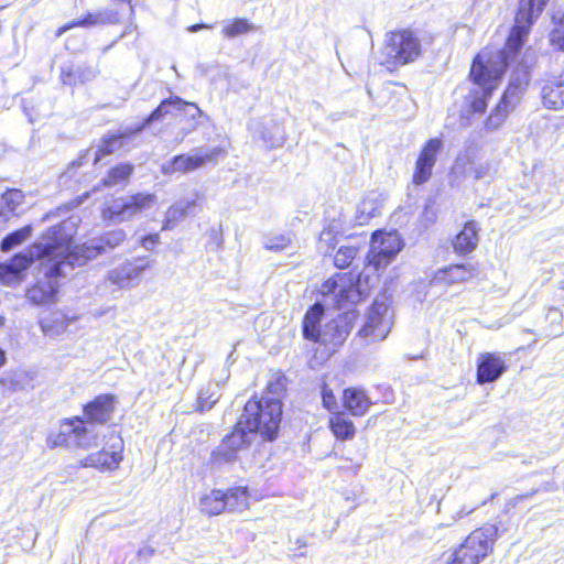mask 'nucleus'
<instances>
[{"instance_id": "1", "label": "nucleus", "mask_w": 564, "mask_h": 564, "mask_svg": "<svg viewBox=\"0 0 564 564\" xmlns=\"http://www.w3.org/2000/svg\"><path fill=\"white\" fill-rule=\"evenodd\" d=\"M547 0H519L514 25L507 40L506 47L495 53H479L471 65L470 78L475 88L468 101L474 112L482 113L487 101L505 73L507 65L513 61L521 50L533 21L541 14Z\"/></svg>"}, {"instance_id": "2", "label": "nucleus", "mask_w": 564, "mask_h": 564, "mask_svg": "<svg viewBox=\"0 0 564 564\" xmlns=\"http://www.w3.org/2000/svg\"><path fill=\"white\" fill-rule=\"evenodd\" d=\"M77 220L69 218L50 228L26 253H19L10 261L0 264V282L6 285L18 284L22 272L34 261H40V271L45 278L66 276L65 273L48 272L50 267L62 262L67 243L75 236Z\"/></svg>"}, {"instance_id": "3", "label": "nucleus", "mask_w": 564, "mask_h": 564, "mask_svg": "<svg viewBox=\"0 0 564 564\" xmlns=\"http://www.w3.org/2000/svg\"><path fill=\"white\" fill-rule=\"evenodd\" d=\"M321 293L326 304L338 310L349 308L368 294L361 280L350 272L335 274L325 281L321 286ZM356 317L355 311L347 310L328 322L323 330L321 343L340 346L350 334Z\"/></svg>"}, {"instance_id": "4", "label": "nucleus", "mask_w": 564, "mask_h": 564, "mask_svg": "<svg viewBox=\"0 0 564 564\" xmlns=\"http://www.w3.org/2000/svg\"><path fill=\"white\" fill-rule=\"evenodd\" d=\"M281 416L282 403L279 399L250 400L235 427L250 441L258 433L271 441L276 435Z\"/></svg>"}, {"instance_id": "5", "label": "nucleus", "mask_w": 564, "mask_h": 564, "mask_svg": "<svg viewBox=\"0 0 564 564\" xmlns=\"http://www.w3.org/2000/svg\"><path fill=\"white\" fill-rule=\"evenodd\" d=\"M502 532L496 524L476 529L453 552L443 553L432 564H479L492 552Z\"/></svg>"}, {"instance_id": "6", "label": "nucleus", "mask_w": 564, "mask_h": 564, "mask_svg": "<svg viewBox=\"0 0 564 564\" xmlns=\"http://www.w3.org/2000/svg\"><path fill=\"white\" fill-rule=\"evenodd\" d=\"M126 237L127 235L123 229H113L72 249L73 236L67 243V250L63 254L62 262L50 267L48 272L65 273L67 275L75 267H82L88 260L116 249L126 240Z\"/></svg>"}, {"instance_id": "7", "label": "nucleus", "mask_w": 564, "mask_h": 564, "mask_svg": "<svg viewBox=\"0 0 564 564\" xmlns=\"http://www.w3.org/2000/svg\"><path fill=\"white\" fill-rule=\"evenodd\" d=\"M422 54L419 34L411 29L388 32L381 48V64L403 66L416 61Z\"/></svg>"}, {"instance_id": "8", "label": "nucleus", "mask_w": 564, "mask_h": 564, "mask_svg": "<svg viewBox=\"0 0 564 564\" xmlns=\"http://www.w3.org/2000/svg\"><path fill=\"white\" fill-rule=\"evenodd\" d=\"M155 204L156 196L149 193L117 197L105 204L102 218L115 224L128 221Z\"/></svg>"}, {"instance_id": "9", "label": "nucleus", "mask_w": 564, "mask_h": 564, "mask_svg": "<svg viewBox=\"0 0 564 564\" xmlns=\"http://www.w3.org/2000/svg\"><path fill=\"white\" fill-rule=\"evenodd\" d=\"M392 311L386 296L377 297L366 317L365 325L359 330L360 336L370 337L372 341L383 340L392 327Z\"/></svg>"}, {"instance_id": "10", "label": "nucleus", "mask_w": 564, "mask_h": 564, "mask_svg": "<svg viewBox=\"0 0 564 564\" xmlns=\"http://www.w3.org/2000/svg\"><path fill=\"white\" fill-rule=\"evenodd\" d=\"M403 247L400 235L397 231H376L372 235L370 249L367 254L368 264L376 270L389 264Z\"/></svg>"}, {"instance_id": "11", "label": "nucleus", "mask_w": 564, "mask_h": 564, "mask_svg": "<svg viewBox=\"0 0 564 564\" xmlns=\"http://www.w3.org/2000/svg\"><path fill=\"white\" fill-rule=\"evenodd\" d=\"M223 153L224 150L219 147L212 149L197 148L188 154L175 155L172 160L162 164L161 171L164 175L185 174L203 167L207 163L215 162Z\"/></svg>"}, {"instance_id": "12", "label": "nucleus", "mask_w": 564, "mask_h": 564, "mask_svg": "<svg viewBox=\"0 0 564 564\" xmlns=\"http://www.w3.org/2000/svg\"><path fill=\"white\" fill-rule=\"evenodd\" d=\"M250 444L243 432L236 427L225 436L220 444L212 452L209 464L212 469L221 470L238 458V453Z\"/></svg>"}, {"instance_id": "13", "label": "nucleus", "mask_w": 564, "mask_h": 564, "mask_svg": "<svg viewBox=\"0 0 564 564\" xmlns=\"http://www.w3.org/2000/svg\"><path fill=\"white\" fill-rule=\"evenodd\" d=\"M535 61L534 52L527 51L524 53L522 59L513 69L509 85L502 95L506 101H509L511 105H518L520 102L529 86L531 79L530 70L534 66Z\"/></svg>"}, {"instance_id": "14", "label": "nucleus", "mask_w": 564, "mask_h": 564, "mask_svg": "<svg viewBox=\"0 0 564 564\" xmlns=\"http://www.w3.org/2000/svg\"><path fill=\"white\" fill-rule=\"evenodd\" d=\"M442 149L443 141L440 138H432L424 143L415 162L412 176L413 184H425L432 177L433 167Z\"/></svg>"}, {"instance_id": "15", "label": "nucleus", "mask_w": 564, "mask_h": 564, "mask_svg": "<svg viewBox=\"0 0 564 564\" xmlns=\"http://www.w3.org/2000/svg\"><path fill=\"white\" fill-rule=\"evenodd\" d=\"M181 111L187 113L192 119H195L196 117L203 115V111L197 107V105L193 102L184 101L180 97L169 98L163 100L141 124L133 128L131 133H139L151 122L161 120L164 116L169 113L176 115Z\"/></svg>"}, {"instance_id": "16", "label": "nucleus", "mask_w": 564, "mask_h": 564, "mask_svg": "<svg viewBox=\"0 0 564 564\" xmlns=\"http://www.w3.org/2000/svg\"><path fill=\"white\" fill-rule=\"evenodd\" d=\"M123 442L121 438L116 437L111 444V451L102 449L97 453H91L80 460L83 467H93L100 471L116 470L122 460Z\"/></svg>"}, {"instance_id": "17", "label": "nucleus", "mask_w": 564, "mask_h": 564, "mask_svg": "<svg viewBox=\"0 0 564 564\" xmlns=\"http://www.w3.org/2000/svg\"><path fill=\"white\" fill-rule=\"evenodd\" d=\"M540 97L544 108L553 111L564 109V74L547 75L540 82Z\"/></svg>"}, {"instance_id": "18", "label": "nucleus", "mask_w": 564, "mask_h": 564, "mask_svg": "<svg viewBox=\"0 0 564 564\" xmlns=\"http://www.w3.org/2000/svg\"><path fill=\"white\" fill-rule=\"evenodd\" d=\"M148 267L149 261L144 258H138L110 270L106 280L118 289H128L133 282L139 280L140 275Z\"/></svg>"}, {"instance_id": "19", "label": "nucleus", "mask_w": 564, "mask_h": 564, "mask_svg": "<svg viewBox=\"0 0 564 564\" xmlns=\"http://www.w3.org/2000/svg\"><path fill=\"white\" fill-rule=\"evenodd\" d=\"M506 362L500 355L485 352L478 359L477 381L488 383L498 380L506 371Z\"/></svg>"}, {"instance_id": "20", "label": "nucleus", "mask_w": 564, "mask_h": 564, "mask_svg": "<svg viewBox=\"0 0 564 564\" xmlns=\"http://www.w3.org/2000/svg\"><path fill=\"white\" fill-rule=\"evenodd\" d=\"M112 412L113 397L109 394L98 395L84 409V413L88 422L96 424L106 423L110 419Z\"/></svg>"}, {"instance_id": "21", "label": "nucleus", "mask_w": 564, "mask_h": 564, "mask_svg": "<svg viewBox=\"0 0 564 564\" xmlns=\"http://www.w3.org/2000/svg\"><path fill=\"white\" fill-rule=\"evenodd\" d=\"M475 274L471 264H454L445 269L438 270L432 280L435 285H452L464 282Z\"/></svg>"}, {"instance_id": "22", "label": "nucleus", "mask_w": 564, "mask_h": 564, "mask_svg": "<svg viewBox=\"0 0 564 564\" xmlns=\"http://www.w3.org/2000/svg\"><path fill=\"white\" fill-rule=\"evenodd\" d=\"M74 321L62 312H53L40 321V327L44 336L55 339L64 335Z\"/></svg>"}, {"instance_id": "23", "label": "nucleus", "mask_w": 564, "mask_h": 564, "mask_svg": "<svg viewBox=\"0 0 564 564\" xmlns=\"http://www.w3.org/2000/svg\"><path fill=\"white\" fill-rule=\"evenodd\" d=\"M119 21L118 12L110 9H105L96 13H88L84 19L75 21L70 24L64 25L58 29L57 36H61L66 31L74 26L89 28L94 25L113 24Z\"/></svg>"}, {"instance_id": "24", "label": "nucleus", "mask_w": 564, "mask_h": 564, "mask_svg": "<svg viewBox=\"0 0 564 564\" xmlns=\"http://www.w3.org/2000/svg\"><path fill=\"white\" fill-rule=\"evenodd\" d=\"M324 315L323 304L316 303L308 308L303 318V336L305 339L318 343L323 330H321L319 323Z\"/></svg>"}, {"instance_id": "25", "label": "nucleus", "mask_w": 564, "mask_h": 564, "mask_svg": "<svg viewBox=\"0 0 564 564\" xmlns=\"http://www.w3.org/2000/svg\"><path fill=\"white\" fill-rule=\"evenodd\" d=\"M344 406L355 416H362L371 405L370 399L364 390L347 388L343 393Z\"/></svg>"}, {"instance_id": "26", "label": "nucleus", "mask_w": 564, "mask_h": 564, "mask_svg": "<svg viewBox=\"0 0 564 564\" xmlns=\"http://www.w3.org/2000/svg\"><path fill=\"white\" fill-rule=\"evenodd\" d=\"M478 227L475 221H468L453 242L456 252L465 254L471 252L478 245Z\"/></svg>"}, {"instance_id": "27", "label": "nucleus", "mask_w": 564, "mask_h": 564, "mask_svg": "<svg viewBox=\"0 0 564 564\" xmlns=\"http://www.w3.org/2000/svg\"><path fill=\"white\" fill-rule=\"evenodd\" d=\"M59 431L66 438L73 441V445L84 448H89L91 445V442L83 440L88 433V427L84 425V422L79 417L64 421L59 426Z\"/></svg>"}, {"instance_id": "28", "label": "nucleus", "mask_w": 564, "mask_h": 564, "mask_svg": "<svg viewBox=\"0 0 564 564\" xmlns=\"http://www.w3.org/2000/svg\"><path fill=\"white\" fill-rule=\"evenodd\" d=\"M47 279V281H39L36 285L28 291L26 296L31 302L44 304L54 299L57 292V284L51 280L52 278Z\"/></svg>"}, {"instance_id": "29", "label": "nucleus", "mask_w": 564, "mask_h": 564, "mask_svg": "<svg viewBox=\"0 0 564 564\" xmlns=\"http://www.w3.org/2000/svg\"><path fill=\"white\" fill-rule=\"evenodd\" d=\"M226 496V510L241 512L249 508V492L247 487H232L224 491Z\"/></svg>"}, {"instance_id": "30", "label": "nucleus", "mask_w": 564, "mask_h": 564, "mask_svg": "<svg viewBox=\"0 0 564 564\" xmlns=\"http://www.w3.org/2000/svg\"><path fill=\"white\" fill-rule=\"evenodd\" d=\"M200 510L208 516H217L226 510L224 491L214 489L200 499Z\"/></svg>"}, {"instance_id": "31", "label": "nucleus", "mask_w": 564, "mask_h": 564, "mask_svg": "<svg viewBox=\"0 0 564 564\" xmlns=\"http://www.w3.org/2000/svg\"><path fill=\"white\" fill-rule=\"evenodd\" d=\"M133 128H126L119 134H111L102 140L101 145L94 153V163H97L104 155L113 153L122 144L123 138H130L134 133H131Z\"/></svg>"}, {"instance_id": "32", "label": "nucleus", "mask_w": 564, "mask_h": 564, "mask_svg": "<svg viewBox=\"0 0 564 564\" xmlns=\"http://www.w3.org/2000/svg\"><path fill=\"white\" fill-rule=\"evenodd\" d=\"M517 105H511L509 101H506L505 98L501 97L499 104L492 110L490 116L486 121L487 130H497L505 122L508 115L516 108Z\"/></svg>"}, {"instance_id": "33", "label": "nucleus", "mask_w": 564, "mask_h": 564, "mask_svg": "<svg viewBox=\"0 0 564 564\" xmlns=\"http://www.w3.org/2000/svg\"><path fill=\"white\" fill-rule=\"evenodd\" d=\"M329 427L338 440H350L356 433L354 423L341 414L330 417Z\"/></svg>"}, {"instance_id": "34", "label": "nucleus", "mask_w": 564, "mask_h": 564, "mask_svg": "<svg viewBox=\"0 0 564 564\" xmlns=\"http://www.w3.org/2000/svg\"><path fill=\"white\" fill-rule=\"evenodd\" d=\"M253 29V24L250 23L247 19L238 18L231 21H225L223 23V34L229 39L246 34Z\"/></svg>"}, {"instance_id": "35", "label": "nucleus", "mask_w": 564, "mask_h": 564, "mask_svg": "<svg viewBox=\"0 0 564 564\" xmlns=\"http://www.w3.org/2000/svg\"><path fill=\"white\" fill-rule=\"evenodd\" d=\"M91 76H94L93 70H87V74H85L79 67H74L73 65L63 66L61 72L62 83L67 86H75L78 83H84Z\"/></svg>"}, {"instance_id": "36", "label": "nucleus", "mask_w": 564, "mask_h": 564, "mask_svg": "<svg viewBox=\"0 0 564 564\" xmlns=\"http://www.w3.org/2000/svg\"><path fill=\"white\" fill-rule=\"evenodd\" d=\"M133 166L130 164H121L113 167L104 178V185L111 187L124 183L132 174Z\"/></svg>"}, {"instance_id": "37", "label": "nucleus", "mask_w": 564, "mask_h": 564, "mask_svg": "<svg viewBox=\"0 0 564 564\" xmlns=\"http://www.w3.org/2000/svg\"><path fill=\"white\" fill-rule=\"evenodd\" d=\"M217 388L218 383H209L207 387L199 391L197 399L199 411L212 409L218 401L220 394L218 393Z\"/></svg>"}, {"instance_id": "38", "label": "nucleus", "mask_w": 564, "mask_h": 564, "mask_svg": "<svg viewBox=\"0 0 564 564\" xmlns=\"http://www.w3.org/2000/svg\"><path fill=\"white\" fill-rule=\"evenodd\" d=\"M32 232V227L30 225L24 226L23 228L15 230L11 234H9L7 237H4L1 241V250L2 251H9L12 248L19 246L24 240H26Z\"/></svg>"}, {"instance_id": "39", "label": "nucleus", "mask_w": 564, "mask_h": 564, "mask_svg": "<svg viewBox=\"0 0 564 564\" xmlns=\"http://www.w3.org/2000/svg\"><path fill=\"white\" fill-rule=\"evenodd\" d=\"M357 219L360 225L366 224L370 218L376 217L380 214L378 206L376 203L369 198V196L365 197L357 207Z\"/></svg>"}, {"instance_id": "40", "label": "nucleus", "mask_w": 564, "mask_h": 564, "mask_svg": "<svg viewBox=\"0 0 564 564\" xmlns=\"http://www.w3.org/2000/svg\"><path fill=\"white\" fill-rule=\"evenodd\" d=\"M188 207H189V203H186V204L180 203V204H176V205L170 207L166 212L165 220H164L162 229L163 230L172 229L173 226L186 215Z\"/></svg>"}, {"instance_id": "41", "label": "nucleus", "mask_w": 564, "mask_h": 564, "mask_svg": "<svg viewBox=\"0 0 564 564\" xmlns=\"http://www.w3.org/2000/svg\"><path fill=\"white\" fill-rule=\"evenodd\" d=\"M291 245V238L289 235L276 234L270 235L264 238L263 247L271 251H282Z\"/></svg>"}, {"instance_id": "42", "label": "nucleus", "mask_w": 564, "mask_h": 564, "mask_svg": "<svg viewBox=\"0 0 564 564\" xmlns=\"http://www.w3.org/2000/svg\"><path fill=\"white\" fill-rule=\"evenodd\" d=\"M357 252L358 250L355 247H340L334 257V264L340 269L348 268L356 258Z\"/></svg>"}, {"instance_id": "43", "label": "nucleus", "mask_w": 564, "mask_h": 564, "mask_svg": "<svg viewBox=\"0 0 564 564\" xmlns=\"http://www.w3.org/2000/svg\"><path fill=\"white\" fill-rule=\"evenodd\" d=\"M271 128L273 130V133H269L267 132V128H263V130L260 132V138L271 148L273 147H278L280 144H282L283 142V138L282 135H278V134H281L280 132V126L272 121L271 122Z\"/></svg>"}, {"instance_id": "44", "label": "nucleus", "mask_w": 564, "mask_h": 564, "mask_svg": "<svg viewBox=\"0 0 564 564\" xmlns=\"http://www.w3.org/2000/svg\"><path fill=\"white\" fill-rule=\"evenodd\" d=\"M2 200L10 212H14L24 200V194L20 189H9L2 195Z\"/></svg>"}, {"instance_id": "45", "label": "nucleus", "mask_w": 564, "mask_h": 564, "mask_svg": "<svg viewBox=\"0 0 564 564\" xmlns=\"http://www.w3.org/2000/svg\"><path fill=\"white\" fill-rule=\"evenodd\" d=\"M550 41L552 45L564 51V15L560 18L558 22H556V26L552 30Z\"/></svg>"}, {"instance_id": "46", "label": "nucleus", "mask_w": 564, "mask_h": 564, "mask_svg": "<svg viewBox=\"0 0 564 564\" xmlns=\"http://www.w3.org/2000/svg\"><path fill=\"white\" fill-rule=\"evenodd\" d=\"M322 399H323V404L327 410L332 411L337 408L336 398H335L332 389H329L327 386L323 387Z\"/></svg>"}, {"instance_id": "47", "label": "nucleus", "mask_w": 564, "mask_h": 564, "mask_svg": "<svg viewBox=\"0 0 564 564\" xmlns=\"http://www.w3.org/2000/svg\"><path fill=\"white\" fill-rule=\"evenodd\" d=\"M48 444L51 445V447H56V446L68 447V446L73 445V441L69 438H66L65 435H63V433L61 431H58V433L51 434L48 436Z\"/></svg>"}, {"instance_id": "48", "label": "nucleus", "mask_w": 564, "mask_h": 564, "mask_svg": "<svg viewBox=\"0 0 564 564\" xmlns=\"http://www.w3.org/2000/svg\"><path fill=\"white\" fill-rule=\"evenodd\" d=\"M285 380L284 376H279L274 381L269 382V392L271 394L279 395L285 389Z\"/></svg>"}, {"instance_id": "49", "label": "nucleus", "mask_w": 564, "mask_h": 564, "mask_svg": "<svg viewBox=\"0 0 564 564\" xmlns=\"http://www.w3.org/2000/svg\"><path fill=\"white\" fill-rule=\"evenodd\" d=\"M160 241V236L158 234H152L144 236L141 239V246L148 250H151L156 243Z\"/></svg>"}, {"instance_id": "50", "label": "nucleus", "mask_w": 564, "mask_h": 564, "mask_svg": "<svg viewBox=\"0 0 564 564\" xmlns=\"http://www.w3.org/2000/svg\"><path fill=\"white\" fill-rule=\"evenodd\" d=\"M83 440L86 442H91L90 447L97 445V435L90 429H88V433Z\"/></svg>"}, {"instance_id": "51", "label": "nucleus", "mask_w": 564, "mask_h": 564, "mask_svg": "<svg viewBox=\"0 0 564 564\" xmlns=\"http://www.w3.org/2000/svg\"><path fill=\"white\" fill-rule=\"evenodd\" d=\"M487 174V171L484 166H479L475 169V177L482 178Z\"/></svg>"}, {"instance_id": "52", "label": "nucleus", "mask_w": 564, "mask_h": 564, "mask_svg": "<svg viewBox=\"0 0 564 564\" xmlns=\"http://www.w3.org/2000/svg\"><path fill=\"white\" fill-rule=\"evenodd\" d=\"M206 28H208V25H206V24H194V25H191L188 28V31L189 32H197V31H199L202 29H206Z\"/></svg>"}, {"instance_id": "53", "label": "nucleus", "mask_w": 564, "mask_h": 564, "mask_svg": "<svg viewBox=\"0 0 564 564\" xmlns=\"http://www.w3.org/2000/svg\"><path fill=\"white\" fill-rule=\"evenodd\" d=\"M4 362H6V352H4V350H2L0 348V368L4 365Z\"/></svg>"}, {"instance_id": "54", "label": "nucleus", "mask_w": 564, "mask_h": 564, "mask_svg": "<svg viewBox=\"0 0 564 564\" xmlns=\"http://www.w3.org/2000/svg\"><path fill=\"white\" fill-rule=\"evenodd\" d=\"M476 508H477V506H476V507H473V508H470V509H466V508L464 507V508L462 509V511H460V516L469 514V513H471Z\"/></svg>"}, {"instance_id": "55", "label": "nucleus", "mask_w": 564, "mask_h": 564, "mask_svg": "<svg viewBox=\"0 0 564 564\" xmlns=\"http://www.w3.org/2000/svg\"><path fill=\"white\" fill-rule=\"evenodd\" d=\"M325 235H329V232H325V231H324V232H322V236H321V239H322V240L324 239Z\"/></svg>"}, {"instance_id": "56", "label": "nucleus", "mask_w": 564, "mask_h": 564, "mask_svg": "<svg viewBox=\"0 0 564 564\" xmlns=\"http://www.w3.org/2000/svg\"><path fill=\"white\" fill-rule=\"evenodd\" d=\"M2 325H3V317L0 316V326H2Z\"/></svg>"}, {"instance_id": "57", "label": "nucleus", "mask_w": 564, "mask_h": 564, "mask_svg": "<svg viewBox=\"0 0 564 564\" xmlns=\"http://www.w3.org/2000/svg\"><path fill=\"white\" fill-rule=\"evenodd\" d=\"M563 290H564V285H563Z\"/></svg>"}]
</instances>
